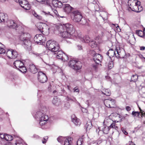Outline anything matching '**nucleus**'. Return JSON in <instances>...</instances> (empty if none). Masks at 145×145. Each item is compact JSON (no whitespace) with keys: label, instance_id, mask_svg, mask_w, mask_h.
<instances>
[{"label":"nucleus","instance_id":"1","mask_svg":"<svg viewBox=\"0 0 145 145\" xmlns=\"http://www.w3.org/2000/svg\"><path fill=\"white\" fill-rule=\"evenodd\" d=\"M47 110V108L45 106L42 107L40 111L36 112L35 117L37 120L39 121V124L41 126L44 125L48 120V116L46 115Z\"/></svg>","mask_w":145,"mask_h":145},{"label":"nucleus","instance_id":"2","mask_svg":"<svg viewBox=\"0 0 145 145\" xmlns=\"http://www.w3.org/2000/svg\"><path fill=\"white\" fill-rule=\"evenodd\" d=\"M71 16L72 19L75 22H80L82 25L85 24L86 22V20L83 18L80 12L78 10L73 11L71 13Z\"/></svg>","mask_w":145,"mask_h":145},{"label":"nucleus","instance_id":"3","mask_svg":"<svg viewBox=\"0 0 145 145\" xmlns=\"http://www.w3.org/2000/svg\"><path fill=\"white\" fill-rule=\"evenodd\" d=\"M46 45L48 50L52 52H57L59 49L58 44L56 42L52 40L47 41ZM55 54L56 53H55Z\"/></svg>","mask_w":145,"mask_h":145},{"label":"nucleus","instance_id":"4","mask_svg":"<svg viewBox=\"0 0 145 145\" xmlns=\"http://www.w3.org/2000/svg\"><path fill=\"white\" fill-rule=\"evenodd\" d=\"M69 65L71 68L76 70L80 69L82 66V64L80 61L73 59L70 61Z\"/></svg>","mask_w":145,"mask_h":145},{"label":"nucleus","instance_id":"5","mask_svg":"<svg viewBox=\"0 0 145 145\" xmlns=\"http://www.w3.org/2000/svg\"><path fill=\"white\" fill-rule=\"evenodd\" d=\"M38 29L44 35H47L50 32L49 26L45 23H41L38 26Z\"/></svg>","mask_w":145,"mask_h":145},{"label":"nucleus","instance_id":"6","mask_svg":"<svg viewBox=\"0 0 145 145\" xmlns=\"http://www.w3.org/2000/svg\"><path fill=\"white\" fill-rule=\"evenodd\" d=\"M59 28L60 30L62 29L63 30H65L70 31L72 33H75V30L73 28V25L69 23H67L65 24H63V25H60Z\"/></svg>","mask_w":145,"mask_h":145},{"label":"nucleus","instance_id":"7","mask_svg":"<svg viewBox=\"0 0 145 145\" xmlns=\"http://www.w3.org/2000/svg\"><path fill=\"white\" fill-rule=\"evenodd\" d=\"M23 35H22L20 39L22 42V44L25 48L30 49L31 45V43L29 38L24 37L22 38Z\"/></svg>","mask_w":145,"mask_h":145},{"label":"nucleus","instance_id":"8","mask_svg":"<svg viewBox=\"0 0 145 145\" xmlns=\"http://www.w3.org/2000/svg\"><path fill=\"white\" fill-rule=\"evenodd\" d=\"M37 79L39 82L43 84L47 82L48 78L45 73L40 71L37 74Z\"/></svg>","mask_w":145,"mask_h":145},{"label":"nucleus","instance_id":"9","mask_svg":"<svg viewBox=\"0 0 145 145\" xmlns=\"http://www.w3.org/2000/svg\"><path fill=\"white\" fill-rule=\"evenodd\" d=\"M34 41L38 44L44 42L46 40V37L44 35L40 34L36 35L34 38Z\"/></svg>","mask_w":145,"mask_h":145},{"label":"nucleus","instance_id":"10","mask_svg":"<svg viewBox=\"0 0 145 145\" xmlns=\"http://www.w3.org/2000/svg\"><path fill=\"white\" fill-rule=\"evenodd\" d=\"M6 55L9 59H15L17 57L18 54L16 50L9 49L7 51Z\"/></svg>","mask_w":145,"mask_h":145},{"label":"nucleus","instance_id":"11","mask_svg":"<svg viewBox=\"0 0 145 145\" xmlns=\"http://www.w3.org/2000/svg\"><path fill=\"white\" fill-rule=\"evenodd\" d=\"M59 30L60 31L61 35L63 38H69L71 37L72 36H76L74 33H72L70 31L65 30H63L62 29H61V30L59 29Z\"/></svg>","mask_w":145,"mask_h":145},{"label":"nucleus","instance_id":"12","mask_svg":"<svg viewBox=\"0 0 145 145\" xmlns=\"http://www.w3.org/2000/svg\"><path fill=\"white\" fill-rule=\"evenodd\" d=\"M18 3L25 10H29L31 8V5L27 0H19Z\"/></svg>","mask_w":145,"mask_h":145},{"label":"nucleus","instance_id":"13","mask_svg":"<svg viewBox=\"0 0 145 145\" xmlns=\"http://www.w3.org/2000/svg\"><path fill=\"white\" fill-rule=\"evenodd\" d=\"M115 100L109 99H105L104 100V103L105 106L109 108H113L115 105Z\"/></svg>","mask_w":145,"mask_h":145},{"label":"nucleus","instance_id":"14","mask_svg":"<svg viewBox=\"0 0 145 145\" xmlns=\"http://www.w3.org/2000/svg\"><path fill=\"white\" fill-rule=\"evenodd\" d=\"M8 26L11 28L17 30V28L19 27V25L17 24L16 22L13 20H9L7 22Z\"/></svg>","mask_w":145,"mask_h":145},{"label":"nucleus","instance_id":"15","mask_svg":"<svg viewBox=\"0 0 145 145\" xmlns=\"http://www.w3.org/2000/svg\"><path fill=\"white\" fill-rule=\"evenodd\" d=\"M25 61L24 60H16L14 63V65L16 68L18 69V68H20L24 65Z\"/></svg>","mask_w":145,"mask_h":145},{"label":"nucleus","instance_id":"16","mask_svg":"<svg viewBox=\"0 0 145 145\" xmlns=\"http://www.w3.org/2000/svg\"><path fill=\"white\" fill-rule=\"evenodd\" d=\"M27 70L33 74H35L38 72V69L34 64H31L29 65Z\"/></svg>","mask_w":145,"mask_h":145},{"label":"nucleus","instance_id":"17","mask_svg":"<svg viewBox=\"0 0 145 145\" xmlns=\"http://www.w3.org/2000/svg\"><path fill=\"white\" fill-rule=\"evenodd\" d=\"M102 58L103 57L101 54H97L94 56L93 59L96 63L99 64L101 61Z\"/></svg>","mask_w":145,"mask_h":145},{"label":"nucleus","instance_id":"18","mask_svg":"<svg viewBox=\"0 0 145 145\" xmlns=\"http://www.w3.org/2000/svg\"><path fill=\"white\" fill-rule=\"evenodd\" d=\"M8 19V16L7 14L3 13H0V22H7Z\"/></svg>","mask_w":145,"mask_h":145},{"label":"nucleus","instance_id":"19","mask_svg":"<svg viewBox=\"0 0 145 145\" xmlns=\"http://www.w3.org/2000/svg\"><path fill=\"white\" fill-rule=\"evenodd\" d=\"M106 55L109 56L110 57V60L111 57H114L115 56H116V51L112 49H110L108 52L106 53Z\"/></svg>","mask_w":145,"mask_h":145},{"label":"nucleus","instance_id":"20","mask_svg":"<svg viewBox=\"0 0 145 145\" xmlns=\"http://www.w3.org/2000/svg\"><path fill=\"white\" fill-rule=\"evenodd\" d=\"M73 8L69 4H64L63 9L64 11L67 13L71 12L72 9Z\"/></svg>","mask_w":145,"mask_h":145},{"label":"nucleus","instance_id":"21","mask_svg":"<svg viewBox=\"0 0 145 145\" xmlns=\"http://www.w3.org/2000/svg\"><path fill=\"white\" fill-rule=\"evenodd\" d=\"M140 2L137 0H129L128 2V5L129 7H132L137 4H140Z\"/></svg>","mask_w":145,"mask_h":145},{"label":"nucleus","instance_id":"22","mask_svg":"<svg viewBox=\"0 0 145 145\" xmlns=\"http://www.w3.org/2000/svg\"><path fill=\"white\" fill-rule=\"evenodd\" d=\"M80 39L83 42L88 43L90 41V39L88 35H86L83 37H81Z\"/></svg>","mask_w":145,"mask_h":145},{"label":"nucleus","instance_id":"23","mask_svg":"<svg viewBox=\"0 0 145 145\" xmlns=\"http://www.w3.org/2000/svg\"><path fill=\"white\" fill-rule=\"evenodd\" d=\"M121 50L119 47H117L115 49L116 52L117 53L116 55V57L117 58H121Z\"/></svg>","mask_w":145,"mask_h":145},{"label":"nucleus","instance_id":"24","mask_svg":"<svg viewBox=\"0 0 145 145\" xmlns=\"http://www.w3.org/2000/svg\"><path fill=\"white\" fill-rule=\"evenodd\" d=\"M72 121L76 125H80L81 124V122L80 121V120L77 118L76 117H75L73 118H72Z\"/></svg>","mask_w":145,"mask_h":145},{"label":"nucleus","instance_id":"25","mask_svg":"<svg viewBox=\"0 0 145 145\" xmlns=\"http://www.w3.org/2000/svg\"><path fill=\"white\" fill-rule=\"evenodd\" d=\"M140 4H137L133 5L132 7H129L128 10H129V9H130L132 11L137 12L138 6Z\"/></svg>","mask_w":145,"mask_h":145},{"label":"nucleus","instance_id":"26","mask_svg":"<svg viewBox=\"0 0 145 145\" xmlns=\"http://www.w3.org/2000/svg\"><path fill=\"white\" fill-rule=\"evenodd\" d=\"M60 102V99L56 97H55L53 99L52 101V103L55 105H59Z\"/></svg>","mask_w":145,"mask_h":145},{"label":"nucleus","instance_id":"27","mask_svg":"<svg viewBox=\"0 0 145 145\" xmlns=\"http://www.w3.org/2000/svg\"><path fill=\"white\" fill-rule=\"evenodd\" d=\"M57 51L58 52L57 53L56 57L57 58L61 60V59H62L64 53L61 51L58 50Z\"/></svg>","mask_w":145,"mask_h":145},{"label":"nucleus","instance_id":"28","mask_svg":"<svg viewBox=\"0 0 145 145\" xmlns=\"http://www.w3.org/2000/svg\"><path fill=\"white\" fill-rule=\"evenodd\" d=\"M136 33L138 35L144 38L145 36L143 31L140 30L136 31Z\"/></svg>","mask_w":145,"mask_h":145},{"label":"nucleus","instance_id":"29","mask_svg":"<svg viewBox=\"0 0 145 145\" xmlns=\"http://www.w3.org/2000/svg\"><path fill=\"white\" fill-rule=\"evenodd\" d=\"M72 141L71 138L66 139L64 142V145H71Z\"/></svg>","mask_w":145,"mask_h":145},{"label":"nucleus","instance_id":"30","mask_svg":"<svg viewBox=\"0 0 145 145\" xmlns=\"http://www.w3.org/2000/svg\"><path fill=\"white\" fill-rule=\"evenodd\" d=\"M19 68V70L23 73H25L27 71H28L27 69L24 65L22 67H21Z\"/></svg>","mask_w":145,"mask_h":145},{"label":"nucleus","instance_id":"31","mask_svg":"<svg viewBox=\"0 0 145 145\" xmlns=\"http://www.w3.org/2000/svg\"><path fill=\"white\" fill-rule=\"evenodd\" d=\"M13 138V137L9 135L6 134V136H5V140L7 141H10L12 140Z\"/></svg>","mask_w":145,"mask_h":145},{"label":"nucleus","instance_id":"32","mask_svg":"<svg viewBox=\"0 0 145 145\" xmlns=\"http://www.w3.org/2000/svg\"><path fill=\"white\" fill-rule=\"evenodd\" d=\"M109 127H105L103 129V132L105 134H107L108 133L109 131Z\"/></svg>","mask_w":145,"mask_h":145},{"label":"nucleus","instance_id":"33","mask_svg":"<svg viewBox=\"0 0 145 145\" xmlns=\"http://www.w3.org/2000/svg\"><path fill=\"white\" fill-rule=\"evenodd\" d=\"M89 44L92 48L95 47L97 46L96 42L94 41H90Z\"/></svg>","mask_w":145,"mask_h":145},{"label":"nucleus","instance_id":"34","mask_svg":"<svg viewBox=\"0 0 145 145\" xmlns=\"http://www.w3.org/2000/svg\"><path fill=\"white\" fill-rule=\"evenodd\" d=\"M138 78V76L137 74L133 75L131 77V81L135 82Z\"/></svg>","mask_w":145,"mask_h":145},{"label":"nucleus","instance_id":"35","mask_svg":"<svg viewBox=\"0 0 145 145\" xmlns=\"http://www.w3.org/2000/svg\"><path fill=\"white\" fill-rule=\"evenodd\" d=\"M102 93L103 94L106 96H110L111 94V92L110 90L108 89H105V92L102 91Z\"/></svg>","mask_w":145,"mask_h":145},{"label":"nucleus","instance_id":"36","mask_svg":"<svg viewBox=\"0 0 145 145\" xmlns=\"http://www.w3.org/2000/svg\"><path fill=\"white\" fill-rule=\"evenodd\" d=\"M83 139L82 138H80L77 142V145H83Z\"/></svg>","mask_w":145,"mask_h":145},{"label":"nucleus","instance_id":"37","mask_svg":"<svg viewBox=\"0 0 145 145\" xmlns=\"http://www.w3.org/2000/svg\"><path fill=\"white\" fill-rule=\"evenodd\" d=\"M41 14H42L46 16H53V15L50 12H45L44 11H42V12Z\"/></svg>","mask_w":145,"mask_h":145},{"label":"nucleus","instance_id":"38","mask_svg":"<svg viewBox=\"0 0 145 145\" xmlns=\"http://www.w3.org/2000/svg\"><path fill=\"white\" fill-rule=\"evenodd\" d=\"M68 57L65 54H63V57L62 58V59L61 60L64 61H67L68 60Z\"/></svg>","mask_w":145,"mask_h":145},{"label":"nucleus","instance_id":"39","mask_svg":"<svg viewBox=\"0 0 145 145\" xmlns=\"http://www.w3.org/2000/svg\"><path fill=\"white\" fill-rule=\"evenodd\" d=\"M132 114L134 116L138 117L140 115V113L138 111H133L132 113Z\"/></svg>","mask_w":145,"mask_h":145},{"label":"nucleus","instance_id":"40","mask_svg":"<svg viewBox=\"0 0 145 145\" xmlns=\"http://www.w3.org/2000/svg\"><path fill=\"white\" fill-rule=\"evenodd\" d=\"M108 68L110 69H111L114 67L113 62L112 61H110L108 63Z\"/></svg>","mask_w":145,"mask_h":145},{"label":"nucleus","instance_id":"41","mask_svg":"<svg viewBox=\"0 0 145 145\" xmlns=\"http://www.w3.org/2000/svg\"><path fill=\"white\" fill-rule=\"evenodd\" d=\"M58 0H53L52 1V3L53 5L55 7H57V3L59 1Z\"/></svg>","mask_w":145,"mask_h":145},{"label":"nucleus","instance_id":"42","mask_svg":"<svg viewBox=\"0 0 145 145\" xmlns=\"http://www.w3.org/2000/svg\"><path fill=\"white\" fill-rule=\"evenodd\" d=\"M33 15L35 17L39 20H41L42 19V17L41 16L38 15L35 12H34Z\"/></svg>","mask_w":145,"mask_h":145},{"label":"nucleus","instance_id":"43","mask_svg":"<svg viewBox=\"0 0 145 145\" xmlns=\"http://www.w3.org/2000/svg\"><path fill=\"white\" fill-rule=\"evenodd\" d=\"M108 127H109L110 129V128H113L116 129V128H118L116 126V124L114 123H113L109 126H108Z\"/></svg>","mask_w":145,"mask_h":145},{"label":"nucleus","instance_id":"44","mask_svg":"<svg viewBox=\"0 0 145 145\" xmlns=\"http://www.w3.org/2000/svg\"><path fill=\"white\" fill-rule=\"evenodd\" d=\"M87 129H91L92 126V124L90 122L87 123L86 125Z\"/></svg>","mask_w":145,"mask_h":145},{"label":"nucleus","instance_id":"45","mask_svg":"<svg viewBox=\"0 0 145 145\" xmlns=\"http://www.w3.org/2000/svg\"><path fill=\"white\" fill-rule=\"evenodd\" d=\"M64 138L63 137L60 136L57 138V140L59 142H61L64 140Z\"/></svg>","mask_w":145,"mask_h":145},{"label":"nucleus","instance_id":"46","mask_svg":"<svg viewBox=\"0 0 145 145\" xmlns=\"http://www.w3.org/2000/svg\"><path fill=\"white\" fill-rule=\"evenodd\" d=\"M48 138V137L47 136L44 137L42 140V143L43 144L45 143L46 142Z\"/></svg>","mask_w":145,"mask_h":145},{"label":"nucleus","instance_id":"47","mask_svg":"<svg viewBox=\"0 0 145 145\" xmlns=\"http://www.w3.org/2000/svg\"><path fill=\"white\" fill-rule=\"evenodd\" d=\"M143 8L142 7L139 5L138 6V9L137 12H139L143 10Z\"/></svg>","mask_w":145,"mask_h":145},{"label":"nucleus","instance_id":"48","mask_svg":"<svg viewBox=\"0 0 145 145\" xmlns=\"http://www.w3.org/2000/svg\"><path fill=\"white\" fill-rule=\"evenodd\" d=\"M37 1L42 4H45L46 2V0H35Z\"/></svg>","mask_w":145,"mask_h":145},{"label":"nucleus","instance_id":"49","mask_svg":"<svg viewBox=\"0 0 145 145\" xmlns=\"http://www.w3.org/2000/svg\"><path fill=\"white\" fill-rule=\"evenodd\" d=\"M57 7H61L62 6H63L64 5L63 4L62 2H61V1H59L57 4Z\"/></svg>","mask_w":145,"mask_h":145},{"label":"nucleus","instance_id":"50","mask_svg":"<svg viewBox=\"0 0 145 145\" xmlns=\"http://www.w3.org/2000/svg\"><path fill=\"white\" fill-rule=\"evenodd\" d=\"M90 54L91 55L93 56V58L94 57V56L95 55H96V54H97V53H96V52L94 50H91L90 52Z\"/></svg>","mask_w":145,"mask_h":145},{"label":"nucleus","instance_id":"51","mask_svg":"<svg viewBox=\"0 0 145 145\" xmlns=\"http://www.w3.org/2000/svg\"><path fill=\"white\" fill-rule=\"evenodd\" d=\"M6 135V134H3V133H0V138L1 139H5Z\"/></svg>","mask_w":145,"mask_h":145},{"label":"nucleus","instance_id":"52","mask_svg":"<svg viewBox=\"0 0 145 145\" xmlns=\"http://www.w3.org/2000/svg\"><path fill=\"white\" fill-rule=\"evenodd\" d=\"M5 50L3 48L0 47V54L5 53Z\"/></svg>","mask_w":145,"mask_h":145},{"label":"nucleus","instance_id":"53","mask_svg":"<svg viewBox=\"0 0 145 145\" xmlns=\"http://www.w3.org/2000/svg\"><path fill=\"white\" fill-rule=\"evenodd\" d=\"M73 90L74 92H77V94H78L79 92V90L76 87L74 88Z\"/></svg>","mask_w":145,"mask_h":145},{"label":"nucleus","instance_id":"54","mask_svg":"<svg viewBox=\"0 0 145 145\" xmlns=\"http://www.w3.org/2000/svg\"><path fill=\"white\" fill-rule=\"evenodd\" d=\"M121 129L122 131L125 135H127V134L128 133L126 131V130L124 128H122Z\"/></svg>","mask_w":145,"mask_h":145},{"label":"nucleus","instance_id":"55","mask_svg":"<svg viewBox=\"0 0 145 145\" xmlns=\"http://www.w3.org/2000/svg\"><path fill=\"white\" fill-rule=\"evenodd\" d=\"M98 33L100 37H102L104 35V33L102 31L101 32L100 31H98Z\"/></svg>","mask_w":145,"mask_h":145},{"label":"nucleus","instance_id":"56","mask_svg":"<svg viewBox=\"0 0 145 145\" xmlns=\"http://www.w3.org/2000/svg\"><path fill=\"white\" fill-rule=\"evenodd\" d=\"M126 110L128 111H130L131 109V108L129 106H127L125 107Z\"/></svg>","mask_w":145,"mask_h":145},{"label":"nucleus","instance_id":"57","mask_svg":"<svg viewBox=\"0 0 145 145\" xmlns=\"http://www.w3.org/2000/svg\"><path fill=\"white\" fill-rule=\"evenodd\" d=\"M145 49V47L144 46H140V49L141 50H144Z\"/></svg>","mask_w":145,"mask_h":145},{"label":"nucleus","instance_id":"58","mask_svg":"<svg viewBox=\"0 0 145 145\" xmlns=\"http://www.w3.org/2000/svg\"><path fill=\"white\" fill-rule=\"evenodd\" d=\"M15 145H23L22 143H18L17 142L15 143Z\"/></svg>","mask_w":145,"mask_h":145},{"label":"nucleus","instance_id":"59","mask_svg":"<svg viewBox=\"0 0 145 145\" xmlns=\"http://www.w3.org/2000/svg\"><path fill=\"white\" fill-rule=\"evenodd\" d=\"M144 111L142 112H141V116L142 117H145V112L144 113Z\"/></svg>","mask_w":145,"mask_h":145},{"label":"nucleus","instance_id":"60","mask_svg":"<svg viewBox=\"0 0 145 145\" xmlns=\"http://www.w3.org/2000/svg\"><path fill=\"white\" fill-rule=\"evenodd\" d=\"M77 47L78 49L79 50H81L82 49V46L81 45H78L77 46Z\"/></svg>","mask_w":145,"mask_h":145},{"label":"nucleus","instance_id":"61","mask_svg":"<svg viewBox=\"0 0 145 145\" xmlns=\"http://www.w3.org/2000/svg\"><path fill=\"white\" fill-rule=\"evenodd\" d=\"M54 13L56 14L57 16V14H58V12L56 10H54Z\"/></svg>","mask_w":145,"mask_h":145},{"label":"nucleus","instance_id":"62","mask_svg":"<svg viewBox=\"0 0 145 145\" xmlns=\"http://www.w3.org/2000/svg\"><path fill=\"white\" fill-rule=\"evenodd\" d=\"M102 141L100 140H98L97 141V144H99Z\"/></svg>","mask_w":145,"mask_h":145},{"label":"nucleus","instance_id":"63","mask_svg":"<svg viewBox=\"0 0 145 145\" xmlns=\"http://www.w3.org/2000/svg\"><path fill=\"white\" fill-rule=\"evenodd\" d=\"M129 145H135V144L134 143L131 142L129 144Z\"/></svg>","mask_w":145,"mask_h":145},{"label":"nucleus","instance_id":"64","mask_svg":"<svg viewBox=\"0 0 145 145\" xmlns=\"http://www.w3.org/2000/svg\"><path fill=\"white\" fill-rule=\"evenodd\" d=\"M143 32L144 33V34L145 35V28L144 29Z\"/></svg>","mask_w":145,"mask_h":145}]
</instances>
